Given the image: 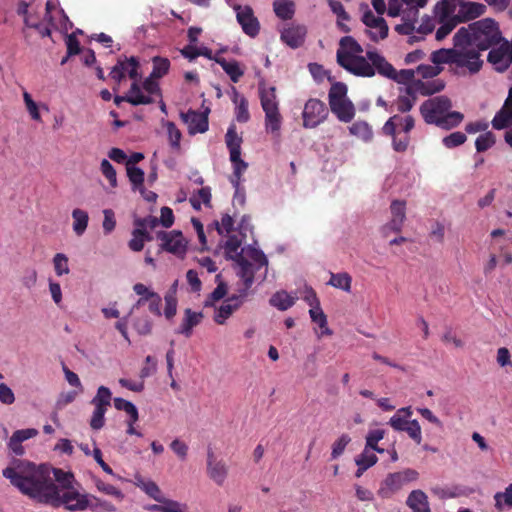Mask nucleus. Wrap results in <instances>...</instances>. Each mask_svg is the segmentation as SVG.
<instances>
[{
    "label": "nucleus",
    "instance_id": "obj_1",
    "mask_svg": "<svg viewBox=\"0 0 512 512\" xmlns=\"http://www.w3.org/2000/svg\"><path fill=\"white\" fill-rule=\"evenodd\" d=\"M3 476L22 493L54 507L63 505L67 510L75 512L89 506V495L81 494L74 486L61 492L49 475L43 472L25 477L8 467L3 470Z\"/></svg>",
    "mask_w": 512,
    "mask_h": 512
},
{
    "label": "nucleus",
    "instance_id": "obj_2",
    "mask_svg": "<svg viewBox=\"0 0 512 512\" xmlns=\"http://www.w3.org/2000/svg\"><path fill=\"white\" fill-rule=\"evenodd\" d=\"M503 40L497 22L491 18H485L461 27L454 35L453 42L457 46L464 45L466 50L484 51L500 44Z\"/></svg>",
    "mask_w": 512,
    "mask_h": 512
},
{
    "label": "nucleus",
    "instance_id": "obj_3",
    "mask_svg": "<svg viewBox=\"0 0 512 512\" xmlns=\"http://www.w3.org/2000/svg\"><path fill=\"white\" fill-rule=\"evenodd\" d=\"M459 0H439L432 9V16L422 18L417 32L423 35L432 33L436 29L437 41L445 39L459 24Z\"/></svg>",
    "mask_w": 512,
    "mask_h": 512
},
{
    "label": "nucleus",
    "instance_id": "obj_4",
    "mask_svg": "<svg viewBox=\"0 0 512 512\" xmlns=\"http://www.w3.org/2000/svg\"><path fill=\"white\" fill-rule=\"evenodd\" d=\"M434 64H455L457 67H465L471 74L480 71L483 61L480 59V53L477 51H468L465 46H457L451 49H439L431 55Z\"/></svg>",
    "mask_w": 512,
    "mask_h": 512
},
{
    "label": "nucleus",
    "instance_id": "obj_5",
    "mask_svg": "<svg viewBox=\"0 0 512 512\" xmlns=\"http://www.w3.org/2000/svg\"><path fill=\"white\" fill-rule=\"evenodd\" d=\"M258 91L261 106L265 112L266 130L276 133L280 130L282 120L276 98V88L274 86H267L264 81H261L258 84Z\"/></svg>",
    "mask_w": 512,
    "mask_h": 512
},
{
    "label": "nucleus",
    "instance_id": "obj_6",
    "mask_svg": "<svg viewBox=\"0 0 512 512\" xmlns=\"http://www.w3.org/2000/svg\"><path fill=\"white\" fill-rule=\"evenodd\" d=\"M348 87L342 82L332 84L328 98L331 111L343 122L352 120V104L347 98Z\"/></svg>",
    "mask_w": 512,
    "mask_h": 512
},
{
    "label": "nucleus",
    "instance_id": "obj_7",
    "mask_svg": "<svg viewBox=\"0 0 512 512\" xmlns=\"http://www.w3.org/2000/svg\"><path fill=\"white\" fill-rule=\"evenodd\" d=\"M419 473L412 468H407L399 472L390 473L381 483L378 495L381 498H390L393 494L401 490L408 483L418 479Z\"/></svg>",
    "mask_w": 512,
    "mask_h": 512
},
{
    "label": "nucleus",
    "instance_id": "obj_8",
    "mask_svg": "<svg viewBox=\"0 0 512 512\" xmlns=\"http://www.w3.org/2000/svg\"><path fill=\"white\" fill-rule=\"evenodd\" d=\"M452 107L451 100L446 96H436L424 101L420 106V114L427 124L436 125L438 119Z\"/></svg>",
    "mask_w": 512,
    "mask_h": 512
},
{
    "label": "nucleus",
    "instance_id": "obj_9",
    "mask_svg": "<svg viewBox=\"0 0 512 512\" xmlns=\"http://www.w3.org/2000/svg\"><path fill=\"white\" fill-rule=\"evenodd\" d=\"M328 114L326 105L318 99H310L306 102L303 110V126L314 128L324 121Z\"/></svg>",
    "mask_w": 512,
    "mask_h": 512
},
{
    "label": "nucleus",
    "instance_id": "obj_10",
    "mask_svg": "<svg viewBox=\"0 0 512 512\" xmlns=\"http://www.w3.org/2000/svg\"><path fill=\"white\" fill-rule=\"evenodd\" d=\"M362 22L368 28L367 32L374 42L383 40L388 36V25L381 15L376 16L371 10H367L362 16Z\"/></svg>",
    "mask_w": 512,
    "mask_h": 512
},
{
    "label": "nucleus",
    "instance_id": "obj_11",
    "mask_svg": "<svg viewBox=\"0 0 512 512\" xmlns=\"http://www.w3.org/2000/svg\"><path fill=\"white\" fill-rule=\"evenodd\" d=\"M391 218L383 228L382 232L388 236L390 232L399 233L402 230L406 220V202L403 200H393L390 204Z\"/></svg>",
    "mask_w": 512,
    "mask_h": 512
},
{
    "label": "nucleus",
    "instance_id": "obj_12",
    "mask_svg": "<svg viewBox=\"0 0 512 512\" xmlns=\"http://www.w3.org/2000/svg\"><path fill=\"white\" fill-rule=\"evenodd\" d=\"M487 60L498 72H505L512 64V48L510 43L504 41L499 47L490 50Z\"/></svg>",
    "mask_w": 512,
    "mask_h": 512
},
{
    "label": "nucleus",
    "instance_id": "obj_13",
    "mask_svg": "<svg viewBox=\"0 0 512 512\" xmlns=\"http://www.w3.org/2000/svg\"><path fill=\"white\" fill-rule=\"evenodd\" d=\"M157 238L162 241V248L168 252L179 255L186 250V242L180 231H160Z\"/></svg>",
    "mask_w": 512,
    "mask_h": 512
},
{
    "label": "nucleus",
    "instance_id": "obj_14",
    "mask_svg": "<svg viewBox=\"0 0 512 512\" xmlns=\"http://www.w3.org/2000/svg\"><path fill=\"white\" fill-rule=\"evenodd\" d=\"M207 474L217 485L221 486L228 475V466L223 460H217L214 452H207Z\"/></svg>",
    "mask_w": 512,
    "mask_h": 512
},
{
    "label": "nucleus",
    "instance_id": "obj_15",
    "mask_svg": "<svg viewBox=\"0 0 512 512\" xmlns=\"http://www.w3.org/2000/svg\"><path fill=\"white\" fill-rule=\"evenodd\" d=\"M208 112L199 113L194 110H189L186 113H181L183 122L187 125L190 134L204 133L208 130Z\"/></svg>",
    "mask_w": 512,
    "mask_h": 512
},
{
    "label": "nucleus",
    "instance_id": "obj_16",
    "mask_svg": "<svg viewBox=\"0 0 512 512\" xmlns=\"http://www.w3.org/2000/svg\"><path fill=\"white\" fill-rule=\"evenodd\" d=\"M236 12L237 21L241 25L243 31L251 37L256 36L259 32V22L254 17L253 10L249 6H237Z\"/></svg>",
    "mask_w": 512,
    "mask_h": 512
},
{
    "label": "nucleus",
    "instance_id": "obj_17",
    "mask_svg": "<svg viewBox=\"0 0 512 512\" xmlns=\"http://www.w3.org/2000/svg\"><path fill=\"white\" fill-rule=\"evenodd\" d=\"M444 86V82L439 79L426 82L417 80L416 82L411 83L409 87H405L404 92L409 95L418 94L428 96L440 92L444 89Z\"/></svg>",
    "mask_w": 512,
    "mask_h": 512
},
{
    "label": "nucleus",
    "instance_id": "obj_18",
    "mask_svg": "<svg viewBox=\"0 0 512 512\" xmlns=\"http://www.w3.org/2000/svg\"><path fill=\"white\" fill-rule=\"evenodd\" d=\"M461 23L474 20L486 12V6L482 3L459 0L457 8Z\"/></svg>",
    "mask_w": 512,
    "mask_h": 512
},
{
    "label": "nucleus",
    "instance_id": "obj_19",
    "mask_svg": "<svg viewBox=\"0 0 512 512\" xmlns=\"http://www.w3.org/2000/svg\"><path fill=\"white\" fill-rule=\"evenodd\" d=\"M204 318L202 312H195L190 308L184 310V316L180 326L175 330V333L182 334L189 338L193 333V328L198 326Z\"/></svg>",
    "mask_w": 512,
    "mask_h": 512
},
{
    "label": "nucleus",
    "instance_id": "obj_20",
    "mask_svg": "<svg viewBox=\"0 0 512 512\" xmlns=\"http://www.w3.org/2000/svg\"><path fill=\"white\" fill-rule=\"evenodd\" d=\"M362 51L361 45L354 40V54ZM354 75L362 77H372L375 75L374 66L367 56L354 55Z\"/></svg>",
    "mask_w": 512,
    "mask_h": 512
},
{
    "label": "nucleus",
    "instance_id": "obj_21",
    "mask_svg": "<svg viewBox=\"0 0 512 512\" xmlns=\"http://www.w3.org/2000/svg\"><path fill=\"white\" fill-rule=\"evenodd\" d=\"M337 63L352 73V36H345L340 39Z\"/></svg>",
    "mask_w": 512,
    "mask_h": 512
},
{
    "label": "nucleus",
    "instance_id": "obj_22",
    "mask_svg": "<svg viewBox=\"0 0 512 512\" xmlns=\"http://www.w3.org/2000/svg\"><path fill=\"white\" fill-rule=\"evenodd\" d=\"M366 56L374 66V70L377 71L381 76L388 79L393 77L395 68L390 64L382 55L377 51H367Z\"/></svg>",
    "mask_w": 512,
    "mask_h": 512
},
{
    "label": "nucleus",
    "instance_id": "obj_23",
    "mask_svg": "<svg viewBox=\"0 0 512 512\" xmlns=\"http://www.w3.org/2000/svg\"><path fill=\"white\" fill-rule=\"evenodd\" d=\"M306 28L304 26H294L281 33V40L291 48H298L304 43Z\"/></svg>",
    "mask_w": 512,
    "mask_h": 512
},
{
    "label": "nucleus",
    "instance_id": "obj_24",
    "mask_svg": "<svg viewBox=\"0 0 512 512\" xmlns=\"http://www.w3.org/2000/svg\"><path fill=\"white\" fill-rule=\"evenodd\" d=\"M38 434V431L34 428L17 430L11 436L8 446L16 455H22L24 453V448L21 443L25 440L35 437Z\"/></svg>",
    "mask_w": 512,
    "mask_h": 512
},
{
    "label": "nucleus",
    "instance_id": "obj_25",
    "mask_svg": "<svg viewBox=\"0 0 512 512\" xmlns=\"http://www.w3.org/2000/svg\"><path fill=\"white\" fill-rule=\"evenodd\" d=\"M406 504L413 512H431L428 497L422 490H413Z\"/></svg>",
    "mask_w": 512,
    "mask_h": 512
},
{
    "label": "nucleus",
    "instance_id": "obj_26",
    "mask_svg": "<svg viewBox=\"0 0 512 512\" xmlns=\"http://www.w3.org/2000/svg\"><path fill=\"white\" fill-rule=\"evenodd\" d=\"M236 262L239 266L237 274L243 280V285L251 287L254 283L255 273L259 268L243 256H239Z\"/></svg>",
    "mask_w": 512,
    "mask_h": 512
},
{
    "label": "nucleus",
    "instance_id": "obj_27",
    "mask_svg": "<svg viewBox=\"0 0 512 512\" xmlns=\"http://www.w3.org/2000/svg\"><path fill=\"white\" fill-rule=\"evenodd\" d=\"M375 452V450L365 447L363 452L355 459V464L358 467L355 474L357 477H360L368 468L377 463L378 458Z\"/></svg>",
    "mask_w": 512,
    "mask_h": 512
},
{
    "label": "nucleus",
    "instance_id": "obj_28",
    "mask_svg": "<svg viewBox=\"0 0 512 512\" xmlns=\"http://www.w3.org/2000/svg\"><path fill=\"white\" fill-rule=\"evenodd\" d=\"M412 416L411 407H403L396 411V413L390 418L388 424L395 430L402 432L404 428L409 424L410 417Z\"/></svg>",
    "mask_w": 512,
    "mask_h": 512
},
{
    "label": "nucleus",
    "instance_id": "obj_29",
    "mask_svg": "<svg viewBox=\"0 0 512 512\" xmlns=\"http://www.w3.org/2000/svg\"><path fill=\"white\" fill-rule=\"evenodd\" d=\"M239 308L238 304L231 301L230 297H228L218 308H216L213 320L217 324L223 325L225 321Z\"/></svg>",
    "mask_w": 512,
    "mask_h": 512
},
{
    "label": "nucleus",
    "instance_id": "obj_30",
    "mask_svg": "<svg viewBox=\"0 0 512 512\" xmlns=\"http://www.w3.org/2000/svg\"><path fill=\"white\" fill-rule=\"evenodd\" d=\"M215 62L229 75L232 82L237 83L243 76L244 71L240 68L239 63L235 60L227 61L222 57H215Z\"/></svg>",
    "mask_w": 512,
    "mask_h": 512
},
{
    "label": "nucleus",
    "instance_id": "obj_31",
    "mask_svg": "<svg viewBox=\"0 0 512 512\" xmlns=\"http://www.w3.org/2000/svg\"><path fill=\"white\" fill-rule=\"evenodd\" d=\"M233 102L236 107V120L240 123H245L249 120L250 114L248 111V102L244 96H241L233 87Z\"/></svg>",
    "mask_w": 512,
    "mask_h": 512
},
{
    "label": "nucleus",
    "instance_id": "obj_32",
    "mask_svg": "<svg viewBox=\"0 0 512 512\" xmlns=\"http://www.w3.org/2000/svg\"><path fill=\"white\" fill-rule=\"evenodd\" d=\"M464 115L461 112L458 111H447L443 117L438 119V122L436 126L445 129L450 130L452 128H455L460 125V123L463 121Z\"/></svg>",
    "mask_w": 512,
    "mask_h": 512
},
{
    "label": "nucleus",
    "instance_id": "obj_33",
    "mask_svg": "<svg viewBox=\"0 0 512 512\" xmlns=\"http://www.w3.org/2000/svg\"><path fill=\"white\" fill-rule=\"evenodd\" d=\"M73 218V231L77 236H82L88 226L89 216L88 213L80 208H75L72 211Z\"/></svg>",
    "mask_w": 512,
    "mask_h": 512
},
{
    "label": "nucleus",
    "instance_id": "obj_34",
    "mask_svg": "<svg viewBox=\"0 0 512 512\" xmlns=\"http://www.w3.org/2000/svg\"><path fill=\"white\" fill-rule=\"evenodd\" d=\"M492 127L496 130H503L512 124V111L504 106L495 114L491 121Z\"/></svg>",
    "mask_w": 512,
    "mask_h": 512
},
{
    "label": "nucleus",
    "instance_id": "obj_35",
    "mask_svg": "<svg viewBox=\"0 0 512 512\" xmlns=\"http://www.w3.org/2000/svg\"><path fill=\"white\" fill-rule=\"evenodd\" d=\"M112 393L108 387L100 386L96 395L91 400V404L96 408L108 409L111 405Z\"/></svg>",
    "mask_w": 512,
    "mask_h": 512
},
{
    "label": "nucleus",
    "instance_id": "obj_36",
    "mask_svg": "<svg viewBox=\"0 0 512 512\" xmlns=\"http://www.w3.org/2000/svg\"><path fill=\"white\" fill-rule=\"evenodd\" d=\"M274 12L282 20H289L294 15V3L290 0L275 1L273 3Z\"/></svg>",
    "mask_w": 512,
    "mask_h": 512
},
{
    "label": "nucleus",
    "instance_id": "obj_37",
    "mask_svg": "<svg viewBox=\"0 0 512 512\" xmlns=\"http://www.w3.org/2000/svg\"><path fill=\"white\" fill-rule=\"evenodd\" d=\"M137 486L158 503L160 501H164V496L162 495L160 488L154 481H145L144 479H138Z\"/></svg>",
    "mask_w": 512,
    "mask_h": 512
},
{
    "label": "nucleus",
    "instance_id": "obj_38",
    "mask_svg": "<svg viewBox=\"0 0 512 512\" xmlns=\"http://www.w3.org/2000/svg\"><path fill=\"white\" fill-rule=\"evenodd\" d=\"M52 472L55 481L58 483L56 486L59 487L61 492L73 487L74 476L72 473L65 472L59 468H53Z\"/></svg>",
    "mask_w": 512,
    "mask_h": 512
},
{
    "label": "nucleus",
    "instance_id": "obj_39",
    "mask_svg": "<svg viewBox=\"0 0 512 512\" xmlns=\"http://www.w3.org/2000/svg\"><path fill=\"white\" fill-rule=\"evenodd\" d=\"M132 326L139 335L147 336L152 332L153 322L148 315H141L133 319Z\"/></svg>",
    "mask_w": 512,
    "mask_h": 512
},
{
    "label": "nucleus",
    "instance_id": "obj_40",
    "mask_svg": "<svg viewBox=\"0 0 512 512\" xmlns=\"http://www.w3.org/2000/svg\"><path fill=\"white\" fill-rule=\"evenodd\" d=\"M309 314H310L311 320L314 323L318 324V326L322 329L321 335H330L331 334V330L327 326L326 315L324 314L320 305L317 307L310 308Z\"/></svg>",
    "mask_w": 512,
    "mask_h": 512
},
{
    "label": "nucleus",
    "instance_id": "obj_41",
    "mask_svg": "<svg viewBox=\"0 0 512 512\" xmlns=\"http://www.w3.org/2000/svg\"><path fill=\"white\" fill-rule=\"evenodd\" d=\"M385 436V430L383 429H372L366 435V448L375 450L378 453H384V449L378 446V442Z\"/></svg>",
    "mask_w": 512,
    "mask_h": 512
},
{
    "label": "nucleus",
    "instance_id": "obj_42",
    "mask_svg": "<svg viewBox=\"0 0 512 512\" xmlns=\"http://www.w3.org/2000/svg\"><path fill=\"white\" fill-rule=\"evenodd\" d=\"M270 304L281 311H285L294 304V299L285 291L277 292L270 298Z\"/></svg>",
    "mask_w": 512,
    "mask_h": 512
},
{
    "label": "nucleus",
    "instance_id": "obj_43",
    "mask_svg": "<svg viewBox=\"0 0 512 512\" xmlns=\"http://www.w3.org/2000/svg\"><path fill=\"white\" fill-rule=\"evenodd\" d=\"M153 70L151 72V76L157 79L166 75L170 68V61L167 58H163L160 56H155L152 59Z\"/></svg>",
    "mask_w": 512,
    "mask_h": 512
},
{
    "label": "nucleus",
    "instance_id": "obj_44",
    "mask_svg": "<svg viewBox=\"0 0 512 512\" xmlns=\"http://www.w3.org/2000/svg\"><path fill=\"white\" fill-rule=\"evenodd\" d=\"M496 137L491 131H486L484 134L479 135L475 141L477 152H485L494 146Z\"/></svg>",
    "mask_w": 512,
    "mask_h": 512
},
{
    "label": "nucleus",
    "instance_id": "obj_45",
    "mask_svg": "<svg viewBox=\"0 0 512 512\" xmlns=\"http://www.w3.org/2000/svg\"><path fill=\"white\" fill-rule=\"evenodd\" d=\"M127 176L133 186L134 190H138L143 187L144 182V171L138 167L128 165L126 167Z\"/></svg>",
    "mask_w": 512,
    "mask_h": 512
},
{
    "label": "nucleus",
    "instance_id": "obj_46",
    "mask_svg": "<svg viewBox=\"0 0 512 512\" xmlns=\"http://www.w3.org/2000/svg\"><path fill=\"white\" fill-rule=\"evenodd\" d=\"M391 80L399 83L404 84L406 87H409L411 83L416 82L417 80L414 79L415 77V70L413 69H402L400 71H397L395 69L394 74L392 75Z\"/></svg>",
    "mask_w": 512,
    "mask_h": 512
},
{
    "label": "nucleus",
    "instance_id": "obj_47",
    "mask_svg": "<svg viewBox=\"0 0 512 512\" xmlns=\"http://www.w3.org/2000/svg\"><path fill=\"white\" fill-rule=\"evenodd\" d=\"M418 94L409 95L405 92V94H400L396 100V107L397 110L401 113L409 112L416 100H417Z\"/></svg>",
    "mask_w": 512,
    "mask_h": 512
},
{
    "label": "nucleus",
    "instance_id": "obj_48",
    "mask_svg": "<svg viewBox=\"0 0 512 512\" xmlns=\"http://www.w3.org/2000/svg\"><path fill=\"white\" fill-rule=\"evenodd\" d=\"M354 136L358 137L364 142H369L373 139V131L370 125L364 121L354 123Z\"/></svg>",
    "mask_w": 512,
    "mask_h": 512
},
{
    "label": "nucleus",
    "instance_id": "obj_49",
    "mask_svg": "<svg viewBox=\"0 0 512 512\" xmlns=\"http://www.w3.org/2000/svg\"><path fill=\"white\" fill-rule=\"evenodd\" d=\"M241 246V241L237 236H230L225 243V253L226 257L229 259L237 260L239 256H242L241 253L238 252Z\"/></svg>",
    "mask_w": 512,
    "mask_h": 512
},
{
    "label": "nucleus",
    "instance_id": "obj_50",
    "mask_svg": "<svg viewBox=\"0 0 512 512\" xmlns=\"http://www.w3.org/2000/svg\"><path fill=\"white\" fill-rule=\"evenodd\" d=\"M351 278L348 273L331 274V278L328 282L335 288L343 289L348 291L350 289Z\"/></svg>",
    "mask_w": 512,
    "mask_h": 512
},
{
    "label": "nucleus",
    "instance_id": "obj_51",
    "mask_svg": "<svg viewBox=\"0 0 512 512\" xmlns=\"http://www.w3.org/2000/svg\"><path fill=\"white\" fill-rule=\"evenodd\" d=\"M227 294V286L220 282L217 287L209 294L204 302L205 307H214L215 302L221 300Z\"/></svg>",
    "mask_w": 512,
    "mask_h": 512
},
{
    "label": "nucleus",
    "instance_id": "obj_52",
    "mask_svg": "<svg viewBox=\"0 0 512 512\" xmlns=\"http://www.w3.org/2000/svg\"><path fill=\"white\" fill-rule=\"evenodd\" d=\"M466 140L467 136L463 132L457 131L444 137L442 143L446 148L451 149L464 144Z\"/></svg>",
    "mask_w": 512,
    "mask_h": 512
},
{
    "label": "nucleus",
    "instance_id": "obj_53",
    "mask_svg": "<svg viewBox=\"0 0 512 512\" xmlns=\"http://www.w3.org/2000/svg\"><path fill=\"white\" fill-rule=\"evenodd\" d=\"M53 265L55 273L58 276L66 275L70 272L69 266H68V258L63 253H57L55 254L53 258Z\"/></svg>",
    "mask_w": 512,
    "mask_h": 512
},
{
    "label": "nucleus",
    "instance_id": "obj_54",
    "mask_svg": "<svg viewBox=\"0 0 512 512\" xmlns=\"http://www.w3.org/2000/svg\"><path fill=\"white\" fill-rule=\"evenodd\" d=\"M88 508L96 512H110L115 510L114 505L107 501H102L94 496H89Z\"/></svg>",
    "mask_w": 512,
    "mask_h": 512
},
{
    "label": "nucleus",
    "instance_id": "obj_55",
    "mask_svg": "<svg viewBox=\"0 0 512 512\" xmlns=\"http://www.w3.org/2000/svg\"><path fill=\"white\" fill-rule=\"evenodd\" d=\"M249 257L251 258V260H253V262H254L253 264L257 268H259V269L265 268V273L267 272L268 259H267L266 255L261 250H258L255 248L250 249ZM265 277H266V274L264 275L263 280L265 279Z\"/></svg>",
    "mask_w": 512,
    "mask_h": 512
},
{
    "label": "nucleus",
    "instance_id": "obj_56",
    "mask_svg": "<svg viewBox=\"0 0 512 512\" xmlns=\"http://www.w3.org/2000/svg\"><path fill=\"white\" fill-rule=\"evenodd\" d=\"M403 432H406L416 444L422 442L421 426L417 420H411Z\"/></svg>",
    "mask_w": 512,
    "mask_h": 512
},
{
    "label": "nucleus",
    "instance_id": "obj_57",
    "mask_svg": "<svg viewBox=\"0 0 512 512\" xmlns=\"http://www.w3.org/2000/svg\"><path fill=\"white\" fill-rule=\"evenodd\" d=\"M100 169L112 187L117 186L116 171L107 159L101 161Z\"/></svg>",
    "mask_w": 512,
    "mask_h": 512
},
{
    "label": "nucleus",
    "instance_id": "obj_58",
    "mask_svg": "<svg viewBox=\"0 0 512 512\" xmlns=\"http://www.w3.org/2000/svg\"><path fill=\"white\" fill-rule=\"evenodd\" d=\"M105 413L106 410H103L102 408H96L94 407V411L92 414V417L90 419V427L93 430H100L105 425Z\"/></svg>",
    "mask_w": 512,
    "mask_h": 512
},
{
    "label": "nucleus",
    "instance_id": "obj_59",
    "mask_svg": "<svg viewBox=\"0 0 512 512\" xmlns=\"http://www.w3.org/2000/svg\"><path fill=\"white\" fill-rule=\"evenodd\" d=\"M132 234L133 238L129 241V248L132 251L139 252L144 247L143 235H146V231L143 229H135Z\"/></svg>",
    "mask_w": 512,
    "mask_h": 512
},
{
    "label": "nucleus",
    "instance_id": "obj_60",
    "mask_svg": "<svg viewBox=\"0 0 512 512\" xmlns=\"http://www.w3.org/2000/svg\"><path fill=\"white\" fill-rule=\"evenodd\" d=\"M351 441L349 435L344 434L342 435L334 444L332 447V453L331 456L333 459L339 457L345 450V447L348 445V443Z\"/></svg>",
    "mask_w": 512,
    "mask_h": 512
},
{
    "label": "nucleus",
    "instance_id": "obj_61",
    "mask_svg": "<svg viewBox=\"0 0 512 512\" xmlns=\"http://www.w3.org/2000/svg\"><path fill=\"white\" fill-rule=\"evenodd\" d=\"M104 220H103V231L105 234H110L116 226L115 215L111 209H105L103 211Z\"/></svg>",
    "mask_w": 512,
    "mask_h": 512
},
{
    "label": "nucleus",
    "instance_id": "obj_62",
    "mask_svg": "<svg viewBox=\"0 0 512 512\" xmlns=\"http://www.w3.org/2000/svg\"><path fill=\"white\" fill-rule=\"evenodd\" d=\"M419 8L416 6H409L403 9L401 15H402V21L408 22L415 26L418 16H419Z\"/></svg>",
    "mask_w": 512,
    "mask_h": 512
},
{
    "label": "nucleus",
    "instance_id": "obj_63",
    "mask_svg": "<svg viewBox=\"0 0 512 512\" xmlns=\"http://www.w3.org/2000/svg\"><path fill=\"white\" fill-rule=\"evenodd\" d=\"M234 220L229 214H225L221 218V223L215 222L216 230L218 234L230 233L233 230Z\"/></svg>",
    "mask_w": 512,
    "mask_h": 512
},
{
    "label": "nucleus",
    "instance_id": "obj_64",
    "mask_svg": "<svg viewBox=\"0 0 512 512\" xmlns=\"http://www.w3.org/2000/svg\"><path fill=\"white\" fill-rule=\"evenodd\" d=\"M126 70H127V63L125 61L119 60L118 63L111 70L110 76L117 83H121V81L125 77Z\"/></svg>",
    "mask_w": 512,
    "mask_h": 512
}]
</instances>
